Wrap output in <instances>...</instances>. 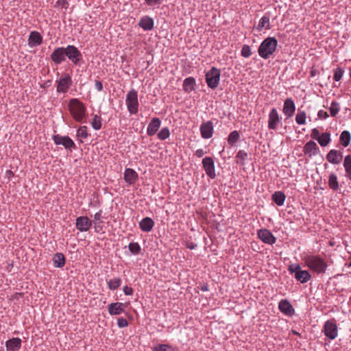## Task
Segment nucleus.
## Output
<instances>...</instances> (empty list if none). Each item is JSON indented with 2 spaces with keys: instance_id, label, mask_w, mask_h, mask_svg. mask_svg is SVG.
<instances>
[{
  "instance_id": "nucleus-1",
  "label": "nucleus",
  "mask_w": 351,
  "mask_h": 351,
  "mask_svg": "<svg viewBox=\"0 0 351 351\" xmlns=\"http://www.w3.org/2000/svg\"><path fill=\"white\" fill-rule=\"evenodd\" d=\"M278 40L275 37L266 38L258 49V55L263 59H268L275 52Z\"/></svg>"
},
{
  "instance_id": "nucleus-2",
  "label": "nucleus",
  "mask_w": 351,
  "mask_h": 351,
  "mask_svg": "<svg viewBox=\"0 0 351 351\" xmlns=\"http://www.w3.org/2000/svg\"><path fill=\"white\" fill-rule=\"evenodd\" d=\"M304 260L306 266L317 274H324L328 267L326 261L319 256L308 255Z\"/></svg>"
},
{
  "instance_id": "nucleus-3",
  "label": "nucleus",
  "mask_w": 351,
  "mask_h": 351,
  "mask_svg": "<svg viewBox=\"0 0 351 351\" xmlns=\"http://www.w3.org/2000/svg\"><path fill=\"white\" fill-rule=\"evenodd\" d=\"M69 108L75 121L80 122L84 119L86 109L78 99H71L69 104Z\"/></svg>"
},
{
  "instance_id": "nucleus-4",
  "label": "nucleus",
  "mask_w": 351,
  "mask_h": 351,
  "mask_svg": "<svg viewBox=\"0 0 351 351\" xmlns=\"http://www.w3.org/2000/svg\"><path fill=\"white\" fill-rule=\"evenodd\" d=\"M288 271L291 274H294L295 279L301 283H306L311 278L309 272L306 270H302L299 264L290 265Z\"/></svg>"
},
{
  "instance_id": "nucleus-5",
  "label": "nucleus",
  "mask_w": 351,
  "mask_h": 351,
  "mask_svg": "<svg viewBox=\"0 0 351 351\" xmlns=\"http://www.w3.org/2000/svg\"><path fill=\"white\" fill-rule=\"evenodd\" d=\"M125 103L129 112L135 114L138 112V93L134 89L130 90L126 95Z\"/></svg>"
},
{
  "instance_id": "nucleus-6",
  "label": "nucleus",
  "mask_w": 351,
  "mask_h": 351,
  "mask_svg": "<svg viewBox=\"0 0 351 351\" xmlns=\"http://www.w3.org/2000/svg\"><path fill=\"white\" fill-rule=\"evenodd\" d=\"M220 76V69L213 66L206 74V82L208 86L212 89L216 88L219 85Z\"/></svg>"
},
{
  "instance_id": "nucleus-7",
  "label": "nucleus",
  "mask_w": 351,
  "mask_h": 351,
  "mask_svg": "<svg viewBox=\"0 0 351 351\" xmlns=\"http://www.w3.org/2000/svg\"><path fill=\"white\" fill-rule=\"evenodd\" d=\"M66 57L74 64L77 65L82 59L81 51L74 45L64 47Z\"/></svg>"
},
{
  "instance_id": "nucleus-8",
  "label": "nucleus",
  "mask_w": 351,
  "mask_h": 351,
  "mask_svg": "<svg viewBox=\"0 0 351 351\" xmlns=\"http://www.w3.org/2000/svg\"><path fill=\"white\" fill-rule=\"evenodd\" d=\"M323 332L326 337L330 340L337 337V326L335 319L327 320L324 325Z\"/></svg>"
},
{
  "instance_id": "nucleus-9",
  "label": "nucleus",
  "mask_w": 351,
  "mask_h": 351,
  "mask_svg": "<svg viewBox=\"0 0 351 351\" xmlns=\"http://www.w3.org/2000/svg\"><path fill=\"white\" fill-rule=\"evenodd\" d=\"M202 165L206 175L211 179L215 178L216 173L213 159L211 157H205L202 160Z\"/></svg>"
},
{
  "instance_id": "nucleus-10",
  "label": "nucleus",
  "mask_w": 351,
  "mask_h": 351,
  "mask_svg": "<svg viewBox=\"0 0 351 351\" xmlns=\"http://www.w3.org/2000/svg\"><path fill=\"white\" fill-rule=\"evenodd\" d=\"M57 92L65 93L72 84L71 77L69 74H65L57 81Z\"/></svg>"
},
{
  "instance_id": "nucleus-11",
  "label": "nucleus",
  "mask_w": 351,
  "mask_h": 351,
  "mask_svg": "<svg viewBox=\"0 0 351 351\" xmlns=\"http://www.w3.org/2000/svg\"><path fill=\"white\" fill-rule=\"evenodd\" d=\"M53 140L56 145H62L66 149H71L75 147V144L73 140L68 136H60L59 134L53 135Z\"/></svg>"
},
{
  "instance_id": "nucleus-12",
  "label": "nucleus",
  "mask_w": 351,
  "mask_h": 351,
  "mask_svg": "<svg viewBox=\"0 0 351 351\" xmlns=\"http://www.w3.org/2000/svg\"><path fill=\"white\" fill-rule=\"evenodd\" d=\"M281 118L276 108H272L269 113L268 128L270 130H276L277 125L280 123Z\"/></svg>"
},
{
  "instance_id": "nucleus-13",
  "label": "nucleus",
  "mask_w": 351,
  "mask_h": 351,
  "mask_svg": "<svg viewBox=\"0 0 351 351\" xmlns=\"http://www.w3.org/2000/svg\"><path fill=\"white\" fill-rule=\"evenodd\" d=\"M64 47L56 48L51 54V60L57 65L66 60Z\"/></svg>"
},
{
  "instance_id": "nucleus-14",
  "label": "nucleus",
  "mask_w": 351,
  "mask_h": 351,
  "mask_svg": "<svg viewBox=\"0 0 351 351\" xmlns=\"http://www.w3.org/2000/svg\"><path fill=\"white\" fill-rule=\"evenodd\" d=\"M258 238L265 243L274 244L276 239L273 234L267 229H261L258 232Z\"/></svg>"
},
{
  "instance_id": "nucleus-15",
  "label": "nucleus",
  "mask_w": 351,
  "mask_h": 351,
  "mask_svg": "<svg viewBox=\"0 0 351 351\" xmlns=\"http://www.w3.org/2000/svg\"><path fill=\"white\" fill-rule=\"evenodd\" d=\"M128 303L114 302L108 305V313L112 315H120L125 311Z\"/></svg>"
},
{
  "instance_id": "nucleus-16",
  "label": "nucleus",
  "mask_w": 351,
  "mask_h": 351,
  "mask_svg": "<svg viewBox=\"0 0 351 351\" xmlns=\"http://www.w3.org/2000/svg\"><path fill=\"white\" fill-rule=\"evenodd\" d=\"M201 136L203 138H210L213 134V125L210 121L203 123L200 125Z\"/></svg>"
},
{
  "instance_id": "nucleus-17",
  "label": "nucleus",
  "mask_w": 351,
  "mask_h": 351,
  "mask_svg": "<svg viewBox=\"0 0 351 351\" xmlns=\"http://www.w3.org/2000/svg\"><path fill=\"white\" fill-rule=\"evenodd\" d=\"M92 221L87 217H79L76 219V228L81 232H86L90 229Z\"/></svg>"
},
{
  "instance_id": "nucleus-18",
  "label": "nucleus",
  "mask_w": 351,
  "mask_h": 351,
  "mask_svg": "<svg viewBox=\"0 0 351 351\" xmlns=\"http://www.w3.org/2000/svg\"><path fill=\"white\" fill-rule=\"evenodd\" d=\"M295 110V106L291 98H287L284 102L282 112L287 116V118L291 117Z\"/></svg>"
},
{
  "instance_id": "nucleus-19",
  "label": "nucleus",
  "mask_w": 351,
  "mask_h": 351,
  "mask_svg": "<svg viewBox=\"0 0 351 351\" xmlns=\"http://www.w3.org/2000/svg\"><path fill=\"white\" fill-rule=\"evenodd\" d=\"M343 158L342 152L336 149H331L326 155V160L332 164H339Z\"/></svg>"
},
{
  "instance_id": "nucleus-20",
  "label": "nucleus",
  "mask_w": 351,
  "mask_h": 351,
  "mask_svg": "<svg viewBox=\"0 0 351 351\" xmlns=\"http://www.w3.org/2000/svg\"><path fill=\"white\" fill-rule=\"evenodd\" d=\"M22 341L19 337H13L5 341L7 351H19L21 348Z\"/></svg>"
},
{
  "instance_id": "nucleus-21",
  "label": "nucleus",
  "mask_w": 351,
  "mask_h": 351,
  "mask_svg": "<svg viewBox=\"0 0 351 351\" xmlns=\"http://www.w3.org/2000/svg\"><path fill=\"white\" fill-rule=\"evenodd\" d=\"M161 125V121L158 117H154L152 119L151 122L148 125L147 129V135L149 136H154L158 130Z\"/></svg>"
},
{
  "instance_id": "nucleus-22",
  "label": "nucleus",
  "mask_w": 351,
  "mask_h": 351,
  "mask_svg": "<svg viewBox=\"0 0 351 351\" xmlns=\"http://www.w3.org/2000/svg\"><path fill=\"white\" fill-rule=\"evenodd\" d=\"M278 308L280 311L287 315L294 314V308L287 300H282L279 302Z\"/></svg>"
},
{
  "instance_id": "nucleus-23",
  "label": "nucleus",
  "mask_w": 351,
  "mask_h": 351,
  "mask_svg": "<svg viewBox=\"0 0 351 351\" xmlns=\"http://www.w3.org/2000/svg\"><path fill=\"white\" fill-rule=\"evenodd\" d=\"M43 43V37L40 34L36 31L30 33L28 38V44L30 47H36Z\"/></svg>"
},
{
  "instance_id": "nucleus-24",
  "label": "nucleus",
  "mask_w": 351,
  "mask_h": 351,
  "mask_svg": "<svg viewBox=\"0 0 351 351\" xmlns=\"http://www.w3.org/2000/svg\"><path fill=\"white\" fill-rule=\"evenodd\" d=\"M124 180L129 184H133L138 180V174L134 169L127 168L124 172Z\"/></svg>"
},
{
  "instance_id": "nucleus-25",
  "label": "nucleus",
  "mask_w": 351,
  "mask_h": 351,
  "mask_svg": "<svg viewBox=\"0 0 351 351\" xmlns=\"http://www.w3.org/2000/svg\"><path fill=\"white\" fill-rule=\"evenodd\" d=\"M154 226V220L149 217L143 218L139 222V228H141V230L142 231L146 232H150L152 230Z\"/></svg>"
},
{
  "instance_id": "nucleus-26",
  "label": "nucleus",
  "mask_w": 351,
  "mask_h": 351,
  "mask_svg": "<svg viewBox=\"0 0 351 351\" xmlns=\"http://www.w3.org/2000/svg\"><path fill=\"white\" fill-rule=\"evenodd\" d=\"M318 149L319 148L317 144L314 141H310L305 144L303 152L306 155H308L309 157H311L313 155L317 154Z\"/></svg>"
},
{
  "instance_id": "nucleus-27",
  "label": "nucleus",
  "mask_w": 351,
  "mask_h": 351,
  "mask_svg": "<svg viewBox=\"0 0 351 351\" xmlns=\"http://www.w3.org/2000/svg\"><path fill=\"white\" fill-rule=\"evenodd\" d=\"M138 25L144 30H151L154 27V20L149 16H144L139 21Z\"/></svg>"
},
{
  "instance_id": "nucleus-28",
  "label": "nucleus",
  "mask_w": 351,
  "mask_h": 351,
  "mask_svg": "<svg viewBox=\"0 0 351 351\" xmlns=\"http://www.w3.org/2000/svg\"><path fill=\"white\" fill-rule=\"evenodd\" d=\"M52 260L55 267L62 268L65 265V257L62 253H56Z\"/></svg>"
},
{
  "instance_id": "nucleus-29",
  "label": "nucleus",
  "mask_w": 351,
  "mask_h": 351,
  "mask_svg": "<svg viewBox=\"0 0 351 351\" xmlns=\"http://www.w3.org/2000/svg\"><path fill=\"white\" fill-rule=\"evenodd\" d=\"M195 80L192 77H189L184 80L183 89L185 92L190 93L195 90Z\"/></svg>"
},
{
  "instance_id": "nucleus-30",
  "label": "nucleus",
  "mask_w": 351,
  "mask_h": 351,
  "mask_svg": "<svg viewBox=\"0 0 351 351\" xmlns=\"http://www.w3.org/2000/svg\"><path fill=\"white\" fill-rule=\"evenodd\" d=\"M286 196L285 193L282 191H276L272 195V200L278 205L282 206L283 205Z\"/></svg>"
},
{
  "instance_id": "nucleus-31",
  "label": "nucleus",
  "mask_w": 351,
  "mask_h": 351,
  "mask_svg": "<svg viewBox=\"0 0 351 351\" xmlns=\"http://www.w3.org/2000/svg\"><path fill=\"white\" fill-rule=\"evenodd\" d=\"M343 167L346 173V177L351 180V155H347L344 158Z\"/></svg>"
},
{
  "instance_id": "nucleus-32",
  "label": "nucleus",
  "mask_w": 351,
  "mask_h": 351,
  "mask_svg": "<svg viewBox=\"0 0 351 351\" xmlns=\"http://www.w3.org/2000/svg\"><path fill=\"white\" fill-rule=\"evenodd\" d=\"M328 186L334 191H337L339 188L337 177L334 173H330L329 176Z\"/></svg>"
},
{
  "instance_id": "nucleus-33",
  "label": "nucleus",
  "mask_w": 351,
  "mask_h": 351,
  "mask_svg": "<svg viewBox=\"0 0 351 351\" xmlns=\"http://www.w3.org/2000/svg\"><path fill=\"white\" fill-rule=\"evenodd\" d=\"M351 140V134L350 132L347 130H344L341 132L339 138V141L341 144L344 146L347 147L349 145Z\"/></svg>"
},
{
  "instance_id": "nucleus-34",
  "label": "nucleus",
  "mask_w": 351,
  "mask_h": 351,
  "mask_svg": "<svg viewBox=\"0 0 351 351\" xmlns=\"http://www.w3.org/2000/svg\"><path fill=\"white\" fill-rule=\"evenodd\" d=\"M319 144L322 147H326L328 145L330 141V134L328 132L322 133L319 137L317 139Z\"/></svg>"
},
{
  "instance_id": "nucleus-35",
  "label": "nucleus",
  "mask_w": 351,
  "mask_h": 351,
  "mask_svg": "<svg viewBox=\"0 0 351 351\" xmlns=\"http://www.w3.org/2000/svg\"><path fill=\"white\" fill-rule=\"evenodd\" d=\"M263 28H265L266 29H269L271 28L269 24V18L266 16H263L259 21L257 29L259 31Z\"/></svg>"
},
{
  "instance_id": "nucleus-36",
  "label": "nucleus",
  "mask_w": 351,
  "mask_h": 351,
  "mask_svg": "<svg viewBox=\"0 0 351 351\" xmlns=\"http://www.w3.org/2000/svg\"><path fill=\"white\" fill-rule=\"evenodd\" d=\"M121 282L122 281L120 278H114L110 279L108 282V287L110 290H116L120 287Z\"/></svg>"
},
{
  "instance_id": "nucleus-37",
  "label": "nucleus",
  "mask_w": 351,
  "mask_h": 351,
  "mask_svg": "<svg viewBox=\"0 0 351 351\" xmlns=\"http://www.w3.org/2000/svg\"><path fill=\"white\" fill-rule=\"evenodd\" d=\"M128 248L130 252L134 255L139 254L141 251V246L136 242L130 243L128 245Z\"/></svg>"
},
{
  "instance_id": "nucleus-38",
  "label": "nucleus",
  "mask_w": 351,
  "mask_h": 351,
  "mask_svg": "<svg viewBox=\"0 0 351 351\" xmlns=\"http://www.w3.org/2000/svg\"><path fill=\"white\" fill-rule=\"evenodd\" d=\"M153 351H174L173 347L169 344H158L153 347Z\"/></svg>"
},
{
  "instance_id": "nucleus-39",
  "label": "nucleus",
  "mask_w": 351,
  "mask_h": 351,
  "mask_svg": "<svg viewBox=\"0 0 351 351\" xmlns=\"http://www.w3.org/2000/svg\"><path fill=\"white\" fill-rule=\"evenodd\" d=\"M239 139V134L237 131L234 130L232 132L228 138V142L230 145H234Z\"/></svg>"
},
{
  "instance_id": "nucleus-40",
  "label": "nucleus",
  "mask_w": 351,
  "mask_h": 351,
  "mask_svg": "<svg viewBox=\"0 0 351 351\" xmlns=\"http://www.w3.org/2000/svg\"><path fill=\"white\" fill-rule=\"evenodd\" d=\"M306 114L304 111H298L295 116V121L299 125H303L306 123Z\"/></svg>"
},
{
  "instance_id": "nucleus-41",
  "label": "nucleus",
  "mask_w": 351,
  "mask_h": 351,
  "mask_svg": "<svg viewBox=\"0 0 351 351\" xmlns=\"http://www.w3.org/2000/svg\"><path fill=\"white\" fill-rule=\"evenodd\" d=\"M247 157V154L243 150H239L236 156L237 158V163L244 165V161Z\"/></svg>"
},
{
  "instance_id": "nucleus-42",
  "label": "nucleus",
  "mask_w": 351,
  "mask_h": 351,
  "mask_svg": "<svg viewBox=\"0 0 351 351\" xmlns=\"http://www.w3.org/2000/svg\"><path fill=\"white\" fill-rule=\"evenodd\" d=\"M93 129L98 130L101 128V118L100 116L95 114L91 123Z\"/></svg>"
},
{
  "instance_id": "nucleus-43",
  "label": "nucleus",
  "mask_w": 351,
  "mask_h": 351,
  "mask_svg": "<svg viewBox=\"0 0 351 351\" xmlns=\"http://www.w3.org/2000/svg\"><path fill=\"white\" fill-rule=\"evenodd\" d=\"M170 136V132L168 128H163L161 129V130L158 133V138L161 140L164 141L169 138Z\"/></svg>"
},
{
  "instance_id": "nucleus-44",
  "label": "nucleus",
  "mask_w": 351,
  "mask_h": 351,
  "mask_svg": "<svg viewBox=\"0 0 351 351\" xmlns=\"http://www.w3.org/2000/svg\"><path fill=\"white\" fill-rule=\"evenodd\" d=\"M329 110H330L331 116L335 117L339 111V104L337 101H333L331 103Z\"/></svg>"
},
{
  "instance_id": "nucleus-45",
  "label": "nucleus",
  "mask_w": 351,
  "mask_h": 351,
  "mask_svg": "<svg viewBox=\"0 0 351 351\" xmlns=\"http://www.w3.org/2000/svg\"><path fill=\"white\" fill-rule=\"evenodd\" d=\"M77 136L82 138H86L88 136L86 126H81L77 131Z\"/></svg>"
},
{
  "instance_id": "nucleus-46",
  "label": "nucleus",
  "mask_w": 351,
  "mask_h": 351,
  "mask_svg": "<svg viewBox=\"0 0 351 351\" xmlns=\"http://www.w3.org/2000/svg\"><path fill=\"white\" fill-rule=\"evenodd\" d=\"M343 73H344V71L342 68L339 67V68L336 69L335 71L334 75H333V79L337 82L339 81L341 79V77L343 75Z\"/></svg>"
},
{
  "instance_id": "nucleus-47",
  "label": "nucleus",
  "mask_w": 351,
  "mask_h": 351,
  "mask_svg": "<svg viewBox=\"0 0 351 351\" xmlns=\"http://www.w3.org/2000/svg\"><path fill=\"white\" fill-rule=\"evenodd\" d=\"M252 54L251 49L249 45H245L241 49V56L244 58H249Z\"/></svg>"
},
{
  "instance_id": "nucleus-48",
  "label": "nucleus",
  "mask_w": 351,
  "mask_h": 351,
  "mask_svg": "<svg viewBox=\"0 0 351 351\" xmlns=\"http://www.w3.org/2000/svg\"><path fill=\"white\" fill-rule=\"evenodd\" d=\"M117 325L119 328H124L128 326V322L123 317H120L117 320Z\"/></svg>"
},
{
  "instance_id": "nucleus-49",
  "label": "nucleus",
  "mask_w": 351,
  "mask_h": 351,
  "mask_svg": "<svg viewBox=\"0 0 351 351\" xmlns=\"http://www.w3.org/2000/svg\"><path fill=\"white\" fill-rule=\"evenodd\" d=\"M56 5L66 10L68 8L69 3L66 0H58L56 1Z\"/></svg>"
},
{
  "instance_id": "nucleus-50",
  "label": "nucleus",
  "mask_w": 351,
  "mask_h": 351,
  "mask_svg": "<svg viewBox=\"0 0 351 351\" xmlns=\"http://www.w3.org/2000/svg\"><path fill=\"white\" fill-rule=\"evenodd\" d=\"M317 116L319 119H326V118L328 117V114L324 110H320L317 113Z\"/></svg>"
},
{
  "instance_id": "nucleus-51",
  "label": "nucleus",
  "mask_w": 351,
  "mask_h": 351,
  "mask_svg": "<svg viewBox=\"0 0 351 351\" xmlns=\"http://www.w3.org/2000/svg\"><path fill=\"white\" fill-rule=\"evenodd\" d=\"M145 1L149 6L159 5L161 3V0H145Z\"/></svg>"
},
{
  "instance_id": "nucleus-52",
  "label": "nucleus",
  "mask_w": 351,
  "mask_h": 351,
  "mask_svg": "<svg viewBox=\"0 0 351 351\" xmlns=\"http://www.w3.org/2000/svg\"><path fill=\"white\" fill-rule=\"evenodd\" d=\"M321 134H319V130L317 129V128H314L312 130V132H311V137L313 138V139H317L319 136Z\"/></svg>"
},
{
  "instance_id": "nucleus-53",
  "label": "nucleus",
  "mask_w": 351,
  "mask_h": 351,
  "mask_svg": "<svg viewBox=\"0 0 351 351\" xmlns=\"http://www.w3.org/2000/svg\"><path fill=\"white\" fill-rule=\"evenodd\" d=\"M123 291L126 295H131L133 293L132 288L128 286H125Z\"/></svg>"
},
{
  "instance_id": "nucleus-54",
  "label": "nucleus",
  "mask_w": 351,
  "mask_h": 351,
  "mask_svg": "<svg viewBox=\"0 0 351 351\" xmlns=\"http://www.w3.org/2000/svg\"><path fill=\"white\" fill-rule=\"evenodd\" d=\"M95 88L98 91H102L103 90V84L101 81L96 80L95 84Z\"/></svg>"
},
{
  "instance_id": "nucleus-55",
  "label": "nucleus",
  "mask_w": 351,
  "mask_h": 351,
  "mask_svg": "<svg viewBox=\"0 0 351 351\" xmlns=\"http://www.w3.org/2000/svg\"><path fill=\"white\" fill-rule=\"evenodd\" d=\"M102 210H100L99 212L96 213L94 215L95 221H99L101 217Z\"/></svg>"
},
{
  "instance_id": "nucleus-56",
  "label": "nucleus",
  "mask_w": 351,
  "mask_h": 351,
  "mask_svg": "<svg viewBox=\"0 0 351 351\" xmlns=\"http://www.w3.org/2000/svg\"><path fill=\"white\" fill-rule=\"evenodd\" d=\"M205 154V152L202 149H199L195 152V155L198 158L202 157Z\"/></svg>"
},
{
  "instance_id": "nucleus-57",
  "label": "nucleus",
  "mask_w": 351,
  "mask_h": 351,
  "mask_svg": "<svg viewBox=\"0 0 351 351\" xmlns=\"http://www.w3.org/2000/svg\"><path fill=\"white\" fill-rule=\"evenodd\" d=\"M186 247L190 250H193L197 247V244H195L193 243H187Z\"/></svg>"
},
{
  "instance_id": "nucleus-58",
  "label": "nucleus",
  "mask_w": 351,
  "mask_h": 351,
  "mask_svg": "<svg viewBox=\"0 0 351 351\" xmlns=\"http://www.w3.org/2000/svg\"><path fill=\"white\" fill-rule=\"evenodd\" d=\"M200 289L202 291H208V287L207 285H203L201 287Z\"/></svg>"
},
{
  "instance_id": "nucleus-59",
  "label": "nucleus",
  "mask_w": 351,
  "mask_h": 351,
  "mask_svg": "<svg viewBox=\"0 0 351 351\" xmlns=\"http://www.w3.org/2000/svg\"><path fill=\"white\" fill-rule=\"evenodd\" d=\"M5 174L8 177L14 176V173H13V172L11 170L6 171Z\"/></svg>"
},
{
  "instance_id": "nucleus-60",
  "label": "nucleus",
  "mask_w": 351,
  "mask_h": 351,
  "mask_svg": "<svg viewBox=\"0 0 351 351\" xmlns=\"http://www.w3.org/2000/svg\"><path fill=\"white\" fill-rule=\"evenodd\" d=\"M349 259H350V263L348 264V267H351V256L349 258Z\"/></svg>"
},
{
  "instance_id": "nucleus-61",
  "label": "nucleus",
  "mask_w": 351,
  "mask_h": 351,
  "mask_svg": "<svg viewBox=\"0 0 351 351\" xmlns=\"http://www.w3.org/2000/svg\"><path fill=\"white\" fill-rule=\"evenodd\" d=\"M293 332L295 334V335H298V333L295 331H293Z\"/></svg>"
},
{
  "instance_id": "nucleus-62",
  "label": "nucleus",
  "mask_w": 351,
  "mask_h": 351,
  "mask_svg": "<svg viewBox=\"0 0 351 351\" xmlns=\"http://www.w3.org/2000/svg\"><path fill=\"white\" fill-rule=\"evenodd\" d=\"M350 77L351 78V68H350Z\"/></svg>"
}]
</instances>
